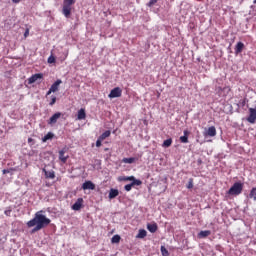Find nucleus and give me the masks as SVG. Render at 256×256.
<instances>
[{"label":"nucleus","instance_id":"f257e3e1","mask_svg":"<svg viewBox=\"0 0 256 256\" xmlns=\"http://www.w3.org/2000/svg\"><path fill=\"white\" fill-rule=\"evenodd\" d=\"M51 223V219L46 218L41 212H37L34 218L27 222V227H35L33 231H41ZM36 225V226H35Z\"/></svg>","mask_w":256,"mask_h":256},{"label":"nucleus","instance_id":"f03ea898","mask_svg":"<svg viewBox=\"0 0 256 256\" xmlns=\"http://www.w3.org/2000/svg\"><path fill=\"white\" fill-rule=\"evenodd\" d=\"M72 5H75V0H64L63 1V7H62V13L66 19H69L71 17V7Z\"/></svg>","mask_w":256,"mask_h":256},{"label":"nucleus","instance_id":"7ed1b4c3","mask_svg":"<svg viewBox=\"0 0 256 256\" xmlns=\"http://www.w3.org/2000/svg\"><path fill=\"white\" fill-rule=\"evenodd\" d=\"M227 193L228 195H241L243 193V183L235 182Z\"/></svg>","mask_w":256,"mask_h":256},{"label":"nucleus","instance_id":"20e7f679","mask_svg":"<svg viewBox=\"0 0 256 256\" xmlns=\"http://www.w3.org/2000/svg\"><path fill=\"white\" fill-rule=\"evenodd\" d=\"M121 95H123V90L120 87H115L110 91L108 97L109 99H115L121 97Z\"/></svg>","mask_w":256,"mask_h":256},{"label":"nucleus","instance_id":"39448f33","mask_svg":"<svg viewBox=\"0 0 256 256\" xmlns=\"http://www.w3.org/2000/svg\"><path fill=\"white\" fill-rule=\"evenodd\" d=\"M61 83H63V81L61 79L56 80L50 87V89L48 90V92L46 93V95H51L52 93H57V91H59V85H61Z\"/></svg>","mask_w":256,"mask_h":256},{"label":"nucleus","instance_id":"423d86ee","mask_svg":"<svg viewBox=\"0 0 256 256\" xmlns=\"http://www.w3.org/2000/svg\"><path fill=\"white\" fill-rule=\"evenodd\" d=\"M248 123H251L252 125L256 123V109L255 108H249V116L247 117Z\"/></svg>","mask_w":256,"mask_h":256},{"label":"nucleus","instance_id":"0eeeda50","mask_svg":"<svg viewBox=\"0 0 256 256\" xmlns=\"http://www.w3.org/2000/svg\"><path fill=\"white\" fill-rule=\"evenodd\" d=\"M83 198H78L76 202L72 205V210L73 211H81L83 209Z\"/></svg>","mask_w":256,"mask_h":256},{"label":"nucleus","instance_id":"6e6552de","mask_svg":"<svg viewBox=\"0 0 256 256\" xmlns=\"http://www.w3.org/2000/svg\"><path fill=\"white\" fill-rule=\"evenodd\" d=\"M39 79H43V73L32 75L30 78H28V84L33 85V83H36V81H39Z\"/></svg>","mask_w":256,"mask_h":256},{"label":"nucleus","instance_id":"1a4fd4ad","mask_svg":"<svg viewBox=\"0 0 256 256\" xmlns=\"http://www.w3.org/2000/svg\"><path fill=\"white\" fill-rule=\"evenodd\" d=\"M82 189L84 191H87V190L95 191V184L88 180L82 184Z\"/></svg>","mask_w":256,"mask_h":256},{"label":"nucleus","instance_id":"9d476101","mask_svg":"<svg viewBox=\"0 0 256 256\" xmlns=\"http://www.w3.org/2000/svg\"><path fill=\"white\" fill-rule=\"evenodd\" d=\"M135 185H143V182L141 180H134V182L127 184L124 186L125 191H131Z\"/></svg>","mask_w":256,"mask_h":256},{"label":"nucleus","instance_id":"9b49d317","mask_svg":"<svg viewBox=\"0 0 256 256\" xmlns=\"http://www.w3.org/2000/svg\"><path fill=\"white\" fill-rule=\"evenodd\" d=\"M61 118V112L55 113L48 121L49 125H55L57 123V120Z\"/></svg>","mask_w":256,"mask_h":256},{"label":"nucleus","instance_id":"f8f14e48","mask_svg":"<svg viewBox=\"0 0 256 256\" xmlns=\"http://www.w3.org/2000/svg\"><path fill=\"white\" fill-rule=\"evenodd\" d=\"M204 135L208 137H215V135H217V129L215 128V126H211L208 128Z\"/></svg>","mask_w":256,"mask_h":256},{"label":"nucleus","instance_id":"ddd939ff","mask_svg":"<svg viewBox=\"0 0 256 256\" xmlns=\"http://www.w3.org/2000/svg\"><path fill=\"white\" fill-rule=\"evenodd\" d=\"M83 119H87V113L85 112V108H81L77 114L78 121H83Z\"/></svg>","mask_w":256,"mask_h":256},{"label":"nucleus","instance_id":"4468645a","mask_svg":"<svg viewBox=\"0 0 256 256\" xmlns=\"http://www.w3.org/2000/svg\"><path fill=\"white\" fill-rule=\"evenodd\" d=\"M243 49H245V44H243V42H238L235 46V55L243 53Z\"/></svg>","mask_w":256,"mask_h":256},{"label":"nucleus","instance_id":"2eb2a0df","mask_svg":"<svg viewBox=\"0 0 256 256\" xmlns=\"http://www.w3.org/2000/svg\"><path fill=\"white\" fill-rule=\"evenodd\" d=\"M118 181H132L135 182V181H139L135 178V176H120L118 177Z\"/></svg>","mask_w":256,"mask_h":256},{"label":"nucleus","instance_id":"dca6fc26","mask_svg":"<svg viewBox=\"0 0 256 256\" xmlns=\"http://www.w3.org/2000/svg\"><path fill=\"white\" fill-rule=\"evenodd\" d=\"M58 153H59V160L62 163H67V159H69V156H65V150L62 149Z\"/></svg>","mask_w":256,"mask_h":256},{"label":"nucleus","instance_id":"f3484780","mask_svg":"<svg viewBox=\"0 0 256 256\" xmlns=\"http://www.w3.org/2000/svg\"><path fill=\"white\" fill-rule=\"evenodd\" d=\"M119 196V190L111 188L109 191V199H115V197Z\"/></svg>","mask_w":256,"mask_h":256},{"label":"nucleus","instance_id":"a211bd4d","mask_svg":"<svg viewBox=\"0 0 256 256\" xmlns=\"http://www.w3.org/2000/svg\"><path fill=\"white\" fill-rule=\"evenodd\" d=\"M209 235H211V230H204L198 233L199 239H205V237H209Z\"/></svg>","mask_w":256,"mask_h":256},{"label":"nucleus","instance_id":"6ab92c4d","mask_svg":"<svg viewBox=\"0 0 256 256\" xmlns=\"http://www.w3.org/2000/svg\"><path fill=\"white\" fill-rule=\"evenodd\" d=\"M181 143H189V131L184 130V136L180 137Z\"/></svg>","mask_w":256,"mask_h":256},{"label":"nucleus","instance_id":"aec40b11","mask_svg":"<svg viewBox=\"0 0 256 256\" xmlns=\"http://www.w3.org/2000/svg\"><path fill=\"white\" fill-rule=\"evenodd\" d=\"M45 173V177L46 179H55V171L51 170V171H47V170H43Z\"/></svg>","mask_w":256,"mask_h":256},{"label":"nucleus","instance_id":"412c9836","mask_svg":"<svg viewBox=\"0 0 256 256\" xmlns=\"http://www.w3.org/2000/svg\"><path fill=\"white\" fill-rule=\"evenodd\" d=\"M107 137H111V131L110 130H106L104 133H102L98 139L105 141V139H107Z\"/></svg>","mask_w":256,"mask_h":256},{"label":"nucleus","instance_id":"4be33fe9","mask_svg":"<svg viewBox=\"0 0 256 256\" xmlns=\"http://www.w3.org/2000/svg\"><path fill=\"white\" fill-rule=\"evenodd\" d=\"M136 237L137 239H145V237H147V231L145 229H140Z\"/></svg>","mask_w":256,"mask_h":256},{"label":"nucleus","instance_id":"5701e85b","mask_svg":"<svg viewBox=\"0 0 256 256\" xmlns=\"http://www.w3.org/2000/svg\"><path fill=\"white\" fill-rule=\"evenodd\" d=\"M147 229H148V231H150V233H156L158 227L155 223L154 224H148Z\"/></svg>","mask_w":256,"mask_h":256},{"label":"nucleus","instance_id":"b1692460","mask_svg":"<svg viewBox=\"0 0 256 256\" xmlns=\"http://www.w3.org/2000/svg\"><path fill=\"white\" fill-rule=\"evenodd\" d=\"M53 137H55V135L51 132H48L43 138L42 141L43 143H47V141H49V139H53Z\"/></svg>","mask_w":256,"mask_h":256},{"label":"nucleus","instance_id":"393cba45","mask_svg":"<svg viewBox=\"0 0 256 256\" xmlns=\"http://www.w3.org/2000/svg\"><path fill=\"white\" fill-rule=\"evenodd\" d=\"M172 143H173V139H171V138L166 139L163 142V147H171Z\"/></svg>","mask_w":256,"mask_h":256},{"label":"nucleus","instance_id":"a878e982","mask_svg":"<svg viewBox=\"0 0 256 256\" xmlns=\"http://www.w3.org/2000/svg\"><path fill=\"white\" fill-rule=\"evenodd\" d=\"M249 198L256 201V188H252L249 194Z\"/></svg>","mask_w":256,"mask_h":256},{"label":"nucleus","instance_id":"bb28decb","mask_svg":"<svg viewBox=\"0 0 256 256\" xmlns=\"http://www.w3.org/2000/svg\"><path fill=\"white\" fill-rule=\"evenodd\" d=\"M121 241V236L119 235H114L112 238H111V243H119Z\"/></svg>","mask_w":256,"mask_h":256},{"label":"nucleus","instance_id":"cd10ccee","mask_svg":"<svg viewBox=\"0 0 256 256\" xmlns=\"http://www.w3.org/2000/svg\"><path fill=\"white\" fill-rule=\"evenodd\" d=\"M135 161V158L130 157V158H123L122 162L123 163H128V164H132Z\"/></svg>","mask_w":256,"mask_h":256},{"label":"nucleus","instance_id":"c85d7f7f","mask_svg":"<svg viewBox=\"0 0 256 256\" xmlns=\"http://www.w3.org/2000/svg\"><path fill=\"white\" fill-rule=\"evenodd\" d=\"M160 250H161V254L163 256H169V250H167V248H165V246H161Z\"/></svg>","mask_w":256,"mask_h":256},{"label":"nucleus","instance_id":"c756f323","mask_svg":"<svg viewBox=\"0 0 256 256\" xmlns=\"http://www.w3.org/2000/svg\"><path fill=\"white\" fill-rule=\"evenodd\" d=\"M55 103H57V97L51 96V101H50L49 105H50L51 107H53V105H54Z\"/></svg>","mask_w":256,"mask_h":256},{"label":"nucleus","instance_id":"7c9ffc66","mask_svg":"<svg viewBox=\"0 0 256 256\" xmlns=\"http://www.w3.org/2000/svg\"><path fill=\"white\" fill-rule=\"evenodd\" d=\"M187 189H193V178H190L187 184Z\"/></svg>","mask_w":256,"mask_h":256},{"label":"nucleus","instance_id":"2f4dec72","mask_svg":"<svg viewBox=\"0 0 256 256\" xmlns=\"http://www.w3.org/2000/svg\"><path fill=\"white\" fill-rule=\"evenodd\" d=\"M157 1H159V0H150V1L147 3V7H153V5H155V3H157Z\"/></svg>","mask_w":256,"mask_h":256},{"label":"nucleus","instance_id":"473e14b6","mask_svg":"<svg viewBox=\"0 0 256 256\" xmlns=\"http://www.w3.org/2000/svg\"><path fill=\"white\" fill-rule=\"evenodd\" d=\"M11 171H15V169L14 168L4 169V170H2V173H3V175H7V173H11Z\"/></svg>","mask_w":256,"mask_h":256},{"label":"nucleus","instance_id":"72a5a7b5","mask_svg":"<svg viewBox=\"0 0 256 256\" xmlns=\"http://www.w3.org/2000/svg\"><path fill=\"white\" fill-rule=\"evenodd\" d=\"M11 213H12L11 208L4 211V214L6 215V217H11Z\"/></svg>","mask_w":256,"mask_h":256},{"label":"nucleus","instance_id":"f704fd0d","mask_svg":"<svg viewBox=\"0 0 256 256\" xmlns=\"http://www.w3.org/2000/svg\"><path fill=\"white\" fill-rule=\"evenodd\" d=\"M102 143H103V140L98 138L97 141H96V147H101Z\"/></svg>","mask_w":256,"mask_h":256},{"label":"nucleus","instance_id":"c9c22d12","mask_svg":"<svg viewBox=\"0 0 256 256\" xmlns=\"http://www.w3.org/2000/svg\"><path fill=\"white\" fill-rule=\"evenodd\" d=\"M48 63H55V58L53 56H50L48 58Z\"/></svg>","mask_w":256,"mask_h":256},{"label":"nucleus","instance_id":"e433bc0d","mask_svg":"<svg viewBox=\"0 0 256 256\" xmlns=\"http://www.w3.org/2000/svg\"><path fill=\"white\" fill-rule=\"evenodd\" d=\"M24 37L27 38L29 37V29H26L24 32Z\"/></svg>","mask_w":256,"mask_h":256},{"label":"nucleus","instance_id":"4c0bfd02","mask_svg":"<svg viewBox=\"0 0 256 256\" xmlns=\"http://www.w3.org/2000/svg\"><path fill=\"white\" fill-rule=\"evenodd\" d=\"M12 3H21V0H12Z\"/></svg>","mask_w":256,"mask_h":256},{"label":"nucleus","instance_id":"58836bf2","mask_svg":"<svg viewBox=\"0 0 256 256\" xmlns=\"http://www.w3.org/2000/svg\"><path fill=\"white\" fill-rule=\"evenodd\" d=\"M28 143H33V138H28Z\"/></svg>","mask_w":256,"mask_h":256},{"label":"nucleus","instance_id":"ea45409f","mask_svg":"<svg viewBox=\"0 0 256 256\" xmlns=\"http://www.w3.org/2000/svg\"><path fill=\"white\" fill-rule=\"evenodd\" d=\"M224 89H227L228 91H231L230 87H224Z\"/></svg>","mask_w":256,"mask_h":256},{"label":"nucleus","instance_id":"a19ab883","mask_svg":"<svg viewBox=\"0 0 256 256\" xmlns=\"http://www.w3.org/2000/svg\"><path fill=\"white\" fill-rule=\"evenodd\" d=\"M254 5H256V0L253 1Z\"/></svg>","mask_w":256,"mask_h":256}]
</instances>
